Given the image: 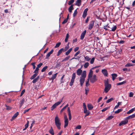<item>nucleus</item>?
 I'll list each match as a JSON object with an SVG mask.
<instances>
[{
  "mask_svg": "<svg viewBox=\"0 0 135 135\" xmlns=\"http://www.w3.org/2000/svg\"><path fill=\"white\" fill-rule=\"evenodd\" d=\"M102 73L105 76H107L108 75V73L106 69H102L101 71Z\"/></svg>",
  "mask_w": 135,
  "mask_h": 135,
  "instance_id": "obj_10",
  "label": "nucleus"
},
{
  "mask_svg": "<svg viewBox=\"0 0 135 135\" xmlns=\"http://www.w3.org/2000/svg\"><path fill=\"white\" fill-rule=\"evenodd\" d=\"M28 124L29 122L28 121L27 123L25 125V127L26 128H27L28 127Z\"/></svg>",
  "mask_w": 135,
  "mask_h": 135,
  "instance_id": "obj_59",
  "label": "nucleus"
},
{
  "mask_svg": "<svg viewBox=\"0 0 135 135\" xmlns=\"http://www.w3.org/2000/svg\"><path fill=\"white\" fill-rule=\"evenodd\" d=\"M70 57V56H68L66 57L65 58H64L65 61H67L69 60V59Z\"/></svg>",
  "mask_w": 135,
  "mask_h": 135,
  "instance_id": "obj_61",
  "label": "nucleus"
},
{
  "mask_svg": "<svg viewBox=\"0 0 135 135\" xmlns=\"http://www.w3.org/2000/svg\"><path fill=\"white\" fill-rule=\"evenodd\" d=\"M87 107L88 109L89 110H92L93 108V106L90 104H88Z\"/></svg>",
  "mask_w": 135,
  "mask_h": 135,
  "instance_id": "obj_21",
  "label": "nucleus"
},
{
  "mask_svg": "<svg viewBox=\"0 0 135 135\" xmlns=\"http://www.w3.org/2000/svg\"><path fill=\"white\" fill-rule=\"evenodd\" d=\"M74 0H71L69 1V2L68 3V4L69 5H71V4L73 3L74 2Z\"/></svg>",
  "mask_w": 135,
  "mask_h": 135,
  "instance_id": "obj_33",
  "label": "nucleus"
},
{
  "mask_svg": "<svg viewBox=\"0 0 135 135\" xmlns=\"http://www.w3.org/2000/svg\"><path fill=\"white\" fill-rule=\"evenodd\" d=\"M122 110V109H118L115 112V113L116 114H118Z\"/></svg>",
  "mask_w": 135,
  "mask_h": 135,
  "instance_id": "obj_37",
  "label": "nucleus"
},
{
  "mask_svg": "<svg viewBox=\"0 0 135 135\" xmlns=\"http://www.w3.org/2000/svg\"><path fill=\"white\" fill-rule=\"evenodd\" d=\"M77 4L76 5L78 6H80L81 3V0H77Z\"/></svg>",
  "mask_w": 135,
  "mask_h": 135,
  "instance_id": "obj_32",
  "label": "nucleus"
},
{
  "mask_svg": "<svg viewBox=\"0 0 135 135\" xmlns=\"http://www.w3.org/2000/svg\"><path fill=\"white\" fill-rule=\"evenodd\" d=\"M135 111V108H133L127 112V114H130Z\"/></svg>",
  "mask_w": 135,
  "mask_h": 135,
  "instance_id": "obj_23",
  "label": "nucleus"
},
{
  "mask_svg": "<svg viewBox=\"0 0 135 135\" xmlns=\"http://www.w3.org/2000/svg\"><path fill=\"white\" fill-rule=\"evenodd\" d=\"M81 128V126L79 125L77 126L76 128H75L76 129H80Z\"/></svg>",
  "mask_w": 135,
  "mask_h": 135,
  "instance_id": "obj_56",
  "label": "nucleus"
},
{
  "mask_svg": "<svg viewBox=\"0 0 135 135\" xmlns=\"http://www.w3.org/2000/svg\"><path fill=\"white\" fill-rule=\"evenodd\" d=\"M24 98H23L20 102V108H21L24 104L25 101Z\"/></svg>",
  "mask_w": 135,
  "mask_h": 135,
  "instance_id": "obj_17",
  "label": "nucleus"
},
{
  "mask_svg": "<svg viewBox=\"0 0 135 135\" xmlns=\"http://www.w3.org/2000/svg\"><path fill=\"white\" fill-rule=\"evenodd\" d=\"M90 113V111H88L87 113H86V114L84 116V117H86L87 116L89 115Z\"/></svg>",
  "mask_w": 135,
  "mask_h": 135,
  "instance_id": "obj_53",
  "label": "nucleus"
},
{
  "mask_svg": "<svg viewBox=\"0 0 135 135\" xmlns=\"http://www.w3.org/2000/svg\"><path fill=\"white\" fill-rule=\"evenodd\" d=\"M107 79L106 81L105 80L104 82V86L105 88L104 89V91L105 93H107L110 89L111 87V85L109 83L108 80Z\"/></svg>",
  "mask_w": 135,
  "mask_h": 135,
  "instance_id": "obj_1",
  "label": "nucleus"
},
{
  "mask_svg": "<svg viewBox=\"0 0 135 135\" xmlns=\"http://www.w3.org/2000/svg\"><path fill=\"white\" fill-rule=\"evenodd\" d=\"M89 65V63L88 62H86L84 65V67L85 68H87Z\"/></svg>",
  "mask_w": 135,
  "mask_h": 135,
  "instance_id": "obj_40",
  "label": "nucleus"
},
{
  "mask_svg": "<svg viewBox=\"0 0 135 135\" xmlns=\"http://www.w3.org/2000/svg\"><path fill=\"white\" fill-rule=\"evenodd\" d=\"M86 32V30H85L81 34L80 36V39L83 40L84 39Z\"/></svg>",
  "mask_w": 135,
  "mask_h": 135,
  "instance_id": "obj_11",
  "label": "nucleus"
},
{
  "mask_svg": "<svg viewBox=\"0 0 135 135\" xmlns=\"http://www.w3.org/2000/svg\"><path fill=\"white\" fill-rule=\"evenodd\" d=\"M74 80L71 79V81L69 83V85L70 86H72L73 85L74 83Z\"/></svg>",
  "mask_w": 135,
  "mask_h": 135,
  "instance_id": "obj_45",
  "label": "nucleus"
},
{
  "mask_svg": "<svg viewBox=\"0 0 135 135\" xmlns=\"http://www.w3.org/2000/svg\"><path fill=\"white\" fill-rule=\"evenodd\" d=\"M92 69H91L90 70V71L88 76L89 79L90 78L92 77V75L93 74V71L92 70Z\"/></svg>",
  "mask_w": 135,
  "mask_h": 135,
  "instance_id": "obj_18",
  "label": "nucleus"
},
{
  "mask_svg": "<svg viewBox=\"0 0 135 135\" xmlns=\"http://www.w3.org/2000/svg\"><path fill=\"white\" fill-rule=\"evenodd\" d=\"M76 77V74L75 73H73L72 75L71 79L74 80Z\"/></svg>",
  "mask_w": 135,
  "mask_h": 135,
  "instance_id": "obj_34",
  "label": "nucleus"
},
{
  "mask_svg": "<svg viewBox=\"0 0 135 135\" xmlns=\"http://www.w3.org/2000/svg\"><path fill=\"white\" fill-rule=\"evenodd\" d=\"M65 76V75H63L61 77V79H60V83L61 84L64 82V81H63V79L64 78Z\"/></svg>",
  "mask_w": 135,
  "mask_h": 135,
  "instance_id": "obj_41",
  "label": "nucleus"
},
{
  "mask_svg": "<svg viewBox=\"0 0 135 135\" xmlns=\"http://www.w3.org/2000/svg\"><path fill=\"white\" fill-rule=\"evenodd\" d=\"M61 44L60 42H59L56 44V45L55 46V48L59 47Z\"/></svg>",
  "mask_w": 135,
  "mask_h": 135,
  "instance_id": "obj_35",
  "label": "nucleus"
},
{
  "mask_svg": "<svg viewBox=\"0 0 135 135\" xmlns=\"http://www.w3.org/2000/svg\"><path fill=\"white\" fill-rule=\"evenodd\" d=\"M81 68L80 69H78L76 70V73L78 75L80 76L81 75L82 70L81 69Z\"/></svg>",
  "mask_w": 135,
  "mask_h": 135,
  "instance_id": "obj_14",
  "label": "nucleus"
},
{
  "mask_svg": "<svg viewBox=\"0 0 135 135\" xmlns=\"http://www.w3.org/2000/svg\"><path fill=\"white\" fill-rule=\"evenodd\" d=\"M94 57H93L92 58L90 61V63L91 64H93L94 62Z\"/></svg>",
  "mask_w": 135,
  "mask_h": 135,
  "instance_id": "obj_43",
  "label": "nucleus"
},
{
  "mask_svg": "<svg viewBox=\"0 0 135 135\" xmlns=\"http://www.w3.org/2000/svg\"><path fill=\"white\" fill-rule=\"evenodd\" d=\"M113 117L114 116L113 115H110L106 119L108 120H110L113 118Z\"/></svg>",
  "mask_w": 135,
  "mask_h": 135,
  "instance_id": "obj_36",
  "label": "nucleus"
},
{
  "mask_svg": "<svg viewBox=\"0 0 135 135\" xmlns=\"http://www.w3.org/2000/svg\"><path fill=\"white\" fill-rule=\"evenodd\" d=\"M51 54H50L49 53V52L47 54V55H46V58L45 59H47L49 57V56H50Z\"/></svg>",
  "mask_w": 135,
  "mask_h": 135,
  "instance_id": "obj_52",
  "label": "nucleus"
},
{
  "mask_svg": "<svg viewBox=\"0 0 135 135\" xmlns=\"http://www.w3.org/2000/svg\"><path fill=\"white\" fill-rule=\"evenodd\" d=\"M84 58L87 61H89L90 59L89 58V57L88 56L84 57Z\"/></svg>",
  "mask_w": 135,
  "mask_h": 135,
  "instance_id": "obj_44",
  "label": "nucleus"
},
{
  "mask_svg": "<svg viewBox=\"0 0 135 135\" xmlns=\"http://www.w3.org/2000/svg\"><path fill=\"white\" fill-rule=\"evenodd\" d=\"M11 100L9 98H7L6 99V101L7 103H10Z\"/></svg>",
  "mask_w": 135,
  "mask_h": 135,
  "instance_id": "obj_51",
  "label": "nucleus"
},
{
  "mask_svg": "<svg viewBox=\"0 0 135 135\" xmlns=\"http://www.w3.org/2000/svg\"><path fill=\"white\" fill-rule=\"evenodd\" d=\"M37 75V74H34L32 76L30 79L31 80H32L34 79Z\"/></svg>",
  "mask_w": 135,
  "mask_h": 135,
  "instance_id": "obj_29",
  "label": "nucleus"
},
{
  "mask_svg": "<svg viewBox=\"0 0 135 135\" xmlns=\"http://www.w3.org/2000/svg\"><path fill=\"white\" fill-rule=\"evenodd\" d=\"M86 72L85 71H84L80 77V85L82 86L85 81V78L86 77Z\"/></svg>",
  "mask_w": 135,
  "mask_h": 135,
  "instance_id": "obj_2",
  "label": "nucleus"
},
{
  "mask_svg": "<svg viewBox=\"0 0 135 135\" xmlns=\"http://www.w3.org/2000/svg\"><path fill=\"white\" fill-rule=\"evenodd\" d=\"M80 53V51H77L74 55V57L78 55Z\"/></svg>",
  "mask_w": 135,
  "mask_h": 135,
  "instance_id": "obj_55",
  "label": "nucleus"
},
{
  "mask_svg": "<svg viewBox=\"0 0 135 135\" xmlns=\"http://www.w3.org/2000/svg\"><path fill=\"white\" fill-rule=\"evenodd\" d=\"M64 51V49L63 48H61L58 51L57 56H59L60 54L63 52Z\"/></svg>",
  "mask_w": 135,
  "mask_h": 135,
  "instance_id": "obj_15",
  "label": "nucleus"
},
{
  "mask_svg": "<svg viewBox=\"0 0 135 135\" xmlns=\"http://www.w3.org/2000/svg\"><path fill=\"white\" fill-rule=\"evenodd\" d=\"M25 89H23L20 95V96L21 97L23 95V94L25 93Z\"/></svg>",
  "mask_w": 135,
  "mask_h": 135,
  "instance_id": "obj_49",
  "label": "nucleus"
},
{
  "mask_svg": "<svg viewBox=\"0 0 135 135\" xmlns=\"http://www.w3.org/2000/svg\"><path fill=\"white\" fill-rule=\"evenodd\" d=\"M102 97H100L97 100V102L99 103V102H100V100L102 99Z\"/></svg>",
  "mask_w": 135,
  "mask_h": 135,
  "instance_id": "obj_64",
  "label": "nucleus"
},
{
  "mask_svg": "<svg viewBox=\"0 0 135 135\" xmlns=\"http://www.w3.org/2000/svg\"><path fill=\"white\" fill-rule=\"evenodd\" d=\"M35 62H33L31 64V65L33 66V69H35L36 68V66H35Z\"/></svg>",
  "mask_w": 135,
  "mask_h": 135,
  "instance_id": "obj_47",
  "label": "nucleus"
},
{
  "mask_svg": "<svg viewBox=\"0 0 135 135\" xmlns=\"http://www.w3.org/2000/svg\"><path fill=\"white\" fill-rule=\"evenodd\" d=\"M90 17L89 16H88V17L85 20V23H87L89 21V18H90Z\"/></svg>",
  "mask_w": 135,
  "mask_h": 135,
  "instance_id": "obj_54",
  "label": "nucleus"
},
{
  "mask_svg": "<svg viewBox=\"0 0 135 135\" xmlns=\"http://www.w3.org/2000/svg\"><path fill=\"white\" fill-rule=\"evenodd\" d=\"M126 81H124L123 82H120V83H117V85H122V84H124V83H126Z\"/></svg>",
  "mask_w": 135,
  "mask_h": 135,
  "instance_id": "obj_31",
  "label": "nucleus"
},
{
  "mask_svg": "<svg viewBox=\"0 0 135 135\" xmlns=\"http://www.w3.org/2000/svg\"><path fill=\"white\" fill-rule=\"evenodd\" d=\"M135 117V113L132 115L127 117V119H130L134 118Z\"/></svg>",
  "mask_w": 135,
  "mask_h": 135,
  "instance_id": "obj_16",
  "label": "nucleus"
},
{
  "mask_svg": "<svg viewBox=\"0 0 135 135\" xmlns=\"http://www.w3.org/2000/svg\"><path fill=\"white\" fill-rule=\"evenodd\" d=\"M73 5V4H72L68 8V11L70 13L72 12V10H73L74 9Z\"/></svg>",
  "mask_w": 135,
  "mask_h": 135,
  "instance_id": "obj_19",
  "label": "nucleus"
},
{
  "mask_svg": "<svg viewBox=\"0 0 135 135\" xmlns=\"http://www.w3.org/2000/svg\"><path fill=\"white\" fill-rule=\"evenodd\" d=\"M88 10V8H86L84 10L83 15V17L84 18H85L86 16L87 15V12Z\"/></svg>",
  "mask_w": 135,
  "mask_h": 135,
  "instance_id": "obj_12",
  "label": "nucleus"
},
{
  "mask_svg": "<svg viewBox=\"0 0 135 135\" xmlns=\"http://www.w3.org/2000/svg\"><path fill=\"white\" fill-rule=\"evenodd\" d=\"M72 48H71L70 49L68 50L66 52L65 55L67 56L69 54V53H70L71 51H72Z\"/></svg>",
  "mask_w": 135,
  "mask_h": 135,
  "instance_id": "obj_26",
  "label": "nucleus"
},
{
  "mask_svg": "<svg viewBox=\"0 0 135 135\" xmlns=\"http://www.w3.org/2000/svg\"><path fill=\"white\" fill-rule=\"evenodd\" d=\"M64 119L65 124L64 127V128H65L68 126V119L66 115H64Z\"/></svg>",
  "mask_w": 135,
  "mask_h": 135,
  "instance_id": "obj_6",
  "label": "nucleus"
},
{
  "mask_svg": "<svg viewBox=\"0 0 135 135\" xmlns=\"http://www.w3.org/2000/svg\"><path fill=\"white\" fill-rule=\"evenodd\" d=\"M62 99L60 101L56 103L55 104L53 105L51 107V110H53V109L55 108L57 106L60 104L62 101Z\"/></svg>",
  "mask_w": 135,
  "mask_h": 135,
  "instance_id": "obj_4",
  "label": "nucleus"
},
{
  "mask_svg": "<svg viewBox=\"0 0 135 135\" xmlns=\"http://www.w3.org/2000/svg\"><path fill=\"white\" fill-rule=\"evenodd\" d=\"M85 94L86 95H87L88 94V91H89V90L88 87H85Z\"/></svg>",
  "mask_w": 135,
  "mask_h": 135,
  "instance_id": "obj_46",
  "label": "nucleus"
},
{
  "mask_svg": "<svg viewBox=\"0 0 135 135\" xmlns=\"http://www.w3.org/2000/svg\"><path fill=\"white\" fill-rule=\"evenodd\" d=\"M77 9H76L74 11V12L73 14V16L74 17H75L77 15Z\"/></svg>",
  "mask_w": 135,
  "mask_h": 135,
  "instance_id": "obj_38",
  "label": "nucleus"
},
{
  "mask_svg": "<svg viewBox=\"0 0 135 135\" xmlns=\"http://www.w3.org/2000/svg\"><path fill=\"white\" fill-rule=\"evenodd\" d=\"M49 133L52 135H54V132L52 127H51L49 131Z\"/></svg>",
  "mask_w": 135,
  "mask_h": 135,
  "instance_id": "obj_25",
  "label": "nucleus"
},
{
  "mask_svg": "<svg viewBox=\"0 0 135 135\" xmlns=\"http://www.w3.org/2000/svg\"><path fill=\"white\" fill-rule=\"evenodd\" d=\"M96 77V75H94L93 76V77L90 79V82L92 83H93L95 82L97 80Z\"/></svg>",
  "mask_w": 135,
  "mask_h": 135,
  "instance_id": "obj_8",
  "label": "nucleus"
},
{
  "mask_svg": "<svg viewBox=\"0 0 135 135\" xmlns=\"http://www.w3.org/2000/svg\"><path fill=\"white\" fill-rule=\"evenodd\" d=\"M79 49V47H77L75 48L74 49V51L75 52L77 51Z\"/></svg>",
  "mask_w": 135,
  "mask_h": 135,
  "instance_id": "obj_60",
  "label": "nucleus"
},
{
  "mask_svg": "<svg viewBox=\"0 0 135 135\" xmlns=\"http://www.w3.org/2000/svg\"><path fill=\"white\" fill-rule=\"evenodd\" d=\"M42 65V63H40L39 64L37 65V67L38 68H40L41 66Z\"/></svg>",
  "mask_w": 135,
  "mask_h": 135,
  "instance_id": "obj_57",
  "label": "nucleus"
},
{
  "mask_svg": "<svg viewBox=\"0 0 135 135\" xmlns=\"http://www.w3.org/2000/svg\"><path fill=\"white\" fill-rule=\"evenodd\" d=\"M18 114L19 113L18 112H16L12 117V118L11 119V121H12L15 119L17 117L18 115Z\"/></svg>",
  "mask_w": 135,
  "mask_h": 135,
  "instance_id": "obj_13",
  "label": "nucleus"
},
{
  "mask_svg": "<svg viewBox=\"0 0 135 135\" xmlns=\"http://www.w3.org/2000/svg\"><path fill=\"white\" fill-rule=\"evenodd\" d=\"M40 78V76H38L36 78H34L32 82L33 83H36L38 80Z\"/></svg>",
  "mask_w": 135,
  "mask_h": 135,
  "instance_id": "obj_22",
  "label": "nucleus"
},
{
  "mask_svg": "<svg viewBox=\"0 0 135 135\" xmlns=\"http://www.w3.org/2000/svg\"><path fill=\"white\" fill-rule=\"evenodd\" d=\"M57 73H56L54 75H53L52 77L51 78V79L52 81H53L56 78Z\"/></svg>",
  "mask_w": 135,
  "mask_h": 135,
  "instance_id": "obj_28",
  "label": "nucleus"
},
{
  "mask_svg": "<svg viewBox=\"0 0 135 135\" xmlns=\"http://www.w3.org/2000/svg\"><path fill=\"white\" fill-rule=\"evenodd\" d=\"M111 76L112 77V79L113 81H114L117 76V74L115 73L112 74Z\"/></svg>",
  "mask_w": 135,
  "mask_h": 135,
  "instance_id": "obj_20",
  "label": "nucleus"
},
{
  "mask_svg": "<svg viewBox=\"0 0 135 135\" xmlns=\"http://www.w3.org/2000/svg\"><path fill=\"white\" fill-rule=\"evenodd\" d=\"M133 95V93L132 92H131L129 94V96L130 97H132Z\"/></svg>",
  "mask_w": 135,
  "mask_h": 135,
  "instance_id": "obj_58",
  "label": "nucleus"
},
{
  "mask_svg": "<svg viewBox=\"0 0 135 135\" xmlns=\"http://www.w3.org/2000/svg\"><path fill=\"white\" fill-rule=\"evenodd\" d=\"M64 13V11H62V12L61 13L60 15V19L63 16V15L62 14Z\"/></svg>",
  "mask_w": 135,
  "mask_h": 135,
  "instance_id": "obj_63",
  "label": "nucleus"
},
{
  "mask_svg": "<svg viewBox=\"0 0 135 135\" xmlns=\"http://www.w3.org/2000/svg\"><path fill=\"white\" fill-rule=\"evenodd\" d=\"M109 108V107H105V108L103 109L102 110V112H104L106 110L108 109Z\"/></svg>",
  "mask_w": 135,
  "mask_h": 135,
  "instance_id": "obj_50",
  "label": "nucleus"
},
{
  "mask_svg": "<svg viewBox=\"0 0 135 135\" xmlns=\"http://www.w3.org/2000/svg\"><path fill=\"white\" fill-rule=\"evenodd\" d=\"M89 79L88 78V79H87V81H86V86L87 87H88V86L89 85Z\"/></svg>",
  "mask_w": 135,
  "mask_h": 135,
  "instance_id": "obj_48",
  "label": "nucleus"
},
{
  "mask_svg": "<svg viewBox=\"0 0 135 135\" xmlns=\"http://www.w3.org/2000/svg\"><path fill=\"white\" fill-rule=\"evenodd\" d=\"M5 106L6 107V109L7 110H9L11 109V108L10 106L7 105L6 104H5Z\"/></svg>",
  "mask_w": 135,
  "mask_h": 135,
  "instance_id": "obj_42",
  "label": "nucleus"
},
{
  "mask_svg": "<svg viewBox=\"0 0 135 135\" xmlns=\"http://www.w3.org/2000/svg\"><path fill=\"white\" fill-rule=\"evenodd\" d=\"M67 112H68V114L69 116V119L70 120L71 119V111L69 107L68 108Z\"/></svg>",
  "mask_w": 135,
  "mask_h": 135,
  "instance_id": "obj_9",
  "label": "nucleus"
},
{
  "mask_svg": "<svg viewBox=\"0 0 135 135\" xmlns=\"http://www.w3.org/2000/svg\"><path fill=\"white\" fill-rule=\"evenodd\" d=\"M55 122L56 126L59 129H60L61 128L60 126L61 123L60 122V120L58 118L57 116H56L55 118Z\"/></svg>",
  "mask_w": 135,
  "mask_h": 135,
  "instance_id": "obj_3",
  "label": "nucleus"
},
{
  "mask_svg": "<svg viewBox=\"0 0 135 135\" xmlns=\"http://www.w3.org/2000/svg\"><path fill=\"white\" fill-rule=\"evenodd\" d=\"M69 42L68 43L66 46H65L64 49V51H66L69 48Z\"/></svg>",
  "mask_w": 135,
  "mask_h": 135,
  "instance_id": "obj_27",
  "label": "nucleus"
},
{
  "mask_svg": "<svg viewBox=\"0 0 135 135\" xmlns=\"http://www.w3.org/2000/svg\"><path fill=\"white\" fill-rule=\"evenodd\" d=\"M67 21H68L66 20V19H65L62 22V24H64L66 23L67 22Z\"/></svg>",
  "mask_w": 135,
  "mask_h": 135,
  "instance_id": "obj_62",
  "label": "nucleus"
},
{
  "mask_svg": "<svg viewBox=\"0 0 135 135\" xmlns=\"http://www.w3.org/2000/svg\"><path fill=\"white\" fill-rule=\"evenodd\" d=\"M114 99L113 98H111L110 99H108L106 101V102L107 103H108L111 101L113 100Z\"/></svg>",
  "mask_w": 135,
  "mask_h": 135,
  "instance_id": "obj_39",
  "label": "nucleus"
},
{
  "mask_svg": "<svg viewBox=\"0 0 135 135\" xmlns=\"http://www.w3.org/2000/svg\"><path fill=\"white\" fill-rule=\"evenodd\" d=\"M94 21L93 20L90 22L88 27V29L89 30H91L93 28L94 25Z\"/></svg>",
  "mask_w": 135,
  "mask_h": 135,
  "instance_id": "obj_7",
  "label": "nucleus"
},
{
  "mask_svg": "<svg viewBox=\"0 0 135 135\" xmlns=\"http://www.w3.org/2000/svg\"><path fill=\"white\" fill-rule=\"evenodd\" d=\"M107 27L110 28L108 30L112 31H114L117 29L116 26H114L113 25H109Z\"/></svg>",
  "mask_w": 135,
  "mask_h": 135,
  "instance_id": "obj_5",
  "label": "nucleus"
},
{
  "mask_svg": "<svg viewBox=\"0 0 135 135\" xmlns=\"http://www.w3.org/2000/svg\"><path fill=\"white\" fill-rule=\"evenodd\" d=\"M47 68L48 67L46 66L44 67L41 70V72H43L45 71Z\"/></svg>",
  "mask_w": 135,
  "mask_h": 135,
  "instance_id": "obj_30",
  "label": "nucleus"
},
{
  "mask_svg": "<svg viewBox=\"0 0 135 135\" xmlns=\"http://www.w3.org/2000/svg\"><path fill=\"white\" fill-rule=\"evenodd\" d=\"M127 124V120H124L121 121L119 124V126H121L123 124Z\"/></svg>",
  "mask_w": 135,
  "mask_h": 135,
  "instance_id": "obj_24",
  "label": "nucleus"
}]
</instances>
